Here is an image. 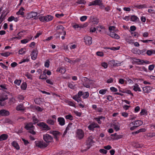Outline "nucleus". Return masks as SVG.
Here are the masks:
<instances>
[{
    "label": "nucleus",
    "mask_w": 155,
    "mask_h": 155,
    "mask_svg": "<svg viewBox=\"0 0 155 155\" xmlns=\"http://www.w3.org/2000/svg\"><path fill=\"white\" fill-rule=\"evenodd\" d=\"M77 2L80 4H84L86 3V2L84 0H78Z\"/></svg>",
    "instance_id": "nucleus-56"
},
{
    "label": "nucleus",
    "mask_w": 155,
    "mask_h": 155,
    "mask_svg": "<svg viewBox=\"0 0 155 155\" xmlns=\"http://www.w3.org/2000/svg\"><path fill=\"white\" fill-rule=\"evenodd\" d=\"M103 119V118H101L100 116H99L98 117H95L94 119L97 121L98 123L99 124H101L102 123V121L101 120V119Z\"/></svg>",
    "instance_id": "nucleus-34"
},
{
    "label": "nucleus",
    "mask_w": 155,
    "mask_h": 155,
    "mask_svg": "<svg viewBox=\"0 0 155 155\" xmlns=\"http://www.w3.org/2000/svg\"><path fill=\"white\" fill-rule=\"evenodd\" d=\"M8 96L5 94H0V101H4L8 99Z\"/></svg>",
    "instance_id": "nucleus-21"
},
{
    "label": "nucleus",
    "mask_w": 155,
    "mask_h": 155,
    "mask_svg": "<svg viewBox=\"0 0 155 155\" xmlns=\"http://www.w3.org/2000/svg\"><path fill=\"white\" fill-rule=\"evenodd\" d=\"M84 132L82 130L78 129L76 131V136L78 139H82L84 137Z\"/></svg>",
    "instance_id": "nucleus-2"
},
{
    "label": "nucleus",
    "mask_w": 155,
    "mask_h": 155,
    "mask_svg": "<svg viewBox=\"0 0 155 155\" xmlns=\"http://www.w3.org/2000/svg\"><path fill=\"white\" fill-rule=\"evenodd\" d=\"M56 29L58 30L63 31V35H66V31L64 30V28L62 25H59L57 26Z\"/></svg>",
    "instance_id": "nucleus-20"
},
{
    "label": "nucleus",
    "mask_w": 155,
    "mask_h": 155,
    "mask_svg": "<svg viewBox=\"0 0 155 155\" xmlns=\"http://www.w3.org/2000/svg\"><path fill=\"white\" fill-rule=\"evenodd\" d=\"M102 4V0H95L89 3V5H101Z\"/></svg>",
    "instance_id": "nucleus-8"
},
{
    "label": "nucleus",
    "mask_w": 155,
    "mask_h": 155,
    "mask_svg": "<svg viewBox=\"0 0 155 155\" xmlns=\"http://www.w3.org/2000/svg\"><path fill=\"white\" fill-rule=\"evenodd\" d=\"M57 71H59L61 74H64L66 71V69L64 67H61L58 68L57 70Z\"/></svg>",
    "instance_id": "nucleus-29"
},
{
    "label": "nucleus",
    "mask_w": 155,
    "mask_h": 155,
    "mask_svg": "<svg viewBox=\"0 0 155 155\" xmlns=\"http://www.w3.org/2000/svg\"><path fill=\"white\" fill-rule=\"evenodd\" d=\"M29 61V56L27 58L25 59L21 60L20 62H19V64H21V63L26 62H28Z\"/></svg>",
    "instance_id": "nucleus-36"
},
{
    "label": "nucleus",
    "mask_w": 155,
    "mask_h": 155,
    "mask_svg": "<svg viewBox=\"0 0 155 155\" xmlns=\"http://www.w3.org/2000/svg\"><path fill=\"white\" fill-rule=\"evenodd\" d=\"M110 89L111 91L114 92H116L117 91V89L113 87H110Z\"/></svg>",
    "instance_id": "nucleus-61"
},
{
    "label": "nucleus",
    "mask_w": 155,
    "mask_h": 155,
    "mask_svg": "<svg viewBox=\"0 0 155 155\" xmlns=\"http://www.w3.org/2000/svg\"><path fill=\"white\" fill-rule=\"evenodd\" d=\"M110 36L112 38L117 39H118L120 38V37L118 35L113 32H111L110 33Z\"/></svg>",
    "instance_id": "nucleus-28"
},
{
    "label": "nucleus",
    "mask_w": 155,
    "mask_h": 155,
    "mask_svg": "<svg viewBox=\"0 0 155 155\" xmlns=\"http://www.w3.org/2000/svg\"><path fill=\"white\" fill-rule=\"evenodd\" d=\"M34 101L36 104H41L42 102V101H41V98H36L34 100Z\"/></svg>",
    "instance_id": "nucleus-37"
},
{
    "label": "nucleus",
    "mask_w": 155,
    "mask_h": 155,
    "mask_svg": "<svg viewBox=\"0 0 155 155\" xmlns=\"http://www.w3.org/2000/svg\"><path fill=\"white\" fill-rule=\"evenodd\" d=\"M30 40L28 39H25L21 40V42L22 44H25L27 43Z\"/></svg>",
    "instance_id": "nucleus-50"
},
{
    "label": "nucleus",
    "mask_w": 155,
    "mask_h": 155,
    "mask_svg": "<svg viewBox=\"0 0 155 155\" xmlns=\"http://www.w3.org/2000/svg\"><path fill=\"white\" fill-rule=\"evenodd\" d=\"M25 128L27 130H29V132L32 134H35L36 133L34 131L35 126L33 125V123H30L27 124L25 126Z\"/></svg>",
    "instance_id": "nucleus-1"
},
{
    "label": "nucleus",
    "mask_w": 155,
    "mask_h": 155,
    "mask_svg": "<svg viewBox=\"0 0 155 155\" xmlns=\"http://www.w3.org/2000/svg\"><path fill=\"white\" fill-rule=\"evenodd\" d=\"M35 143L36 147L41 148H45L48 146V144L43 141H36Z\"/></svg>",
    "instance_id": "nucleus-3"
},
{
    "label": "nucleus",
    "mask_w": 155,
    "mask_h": 155,
    "mask_svg": "<svg viewBox=\"0 0 155 155\" xmlns=\"http://www.w3.org/2000/svg\"><path fill=\"white\" fill-rule=\"evenodd\" d=\"M88 128L90 130H93L95 128H99L100 126L97 123H96L94 122L92 123L91 124L89 125L88 126Z\"/></svg>",
    "instance_id": "nucleus-10"
},
{
    "label": "nucleus",
    "mask_w": 155,
    "mask_h": 155,
    "mask_svg": "<svg viewBox=\"0 0 155 155\" xmlns=\"http://www.w3.org/2000/svg\"><path fill=\"white\" fill-rule=\"evenodd\" d=\"M97 29L101 33L105 32V28L103 26L98 25L97 26Z\"/></svg>",
    "instance_id": "nucleus-16"
},
{
    "label": "nucleus",
    "mask_w": 155,
    "mask_h": 155,
    "mask_svg": "<svg viewBox=\"0 0 155 155\" xmlns=\"http://www.w3.org/2000/svg\"><path fill=\"white\" fill-rule=\"evenodd\" d=\"M100 152L101 153L106 154L107 153V151L104 149H100L99 150Z\"/></svg>",
    "instance_id": "nucleus-63"
},
{
    "label": "nucleus",
    "mask_w": 155,
    "mask_h": 155,
    "mask_svg": "<svg viewBox=\"0 0 155 155\" xmlns=\"http://www.w3.org/2000/svg\"><path fill=\"white\" fill-rule=\"evenodd\" d=\"M107 97V99L109 101H111L113 100V98L111 96L108 95Z\"/></svg>",
    "instance_id": "nucleus-59"
},
{
    "label": "nucleus",
    "mask_w": 155,
    "mask_h": 155,
    "mask_svg": "<svg viewBox=\"0 0 155 155\" xmlns=\"http://www.w3.org/2000/svg\"><path fill=\"white\" fill-rule=\"evenodd\" d=\"M43 139L47 143L51 142L53 140L52 137L48 134L44 135H43Z\"/></svg>",
    "instance_id": "nucleus-5"
},
{
    "label": "nucleus",
    "mask_w": 155,
    "mask_h": 155,
    "mask_svg": "<svg viewBox=\"0 0 155 155\" xmlns=\"http://www.w3.org/2000/svg\"><path fill=\"white\" fill-rule=\"evenodd\" d=\"M39 19L40 21L42 22H45V16H40L39 17Z\"/></svg>",
    "instance_id": "nucleus-52"
},
{
    "label": "nucleus",
    "mask_w": 155,
    "mask_h": 155,
    "mask_svg": "<svg viewBox=\"0 0 155 155\" xmlns=\"http://www.w3.org/2000/svg\"><path fill=\"white\" fill-rule=\"evenodd\" d=\"M26 52V49L24 48H21L19 51L18 52L20 54H25Z\"/></svg>",
    "instance_id": "nucleus-35"
},
{
    "label": "nucleus",
    "mask_w": 155,
    "mask_h": 155,
    "mask_svg": "<svg viewBox=\"0 0 155 155\" xmlns=\"http://www.w3.org/2000/svg\"><path fill=\"white\" fill-rule=\"evenodd\" d=\"M121 92L123 93H127V94H131L132 95H133V94L132 93H131L130 91V90H124L123 91H121Z\"/></svg>",
    "instance_id": "nucleus-49"
},
{
    "label": "nucleus",
    "mask_w": 155,
    "mask_h": 155,
    "mask_svg": "<svg viewBox=\"0 0 155 155\" xmlns=\"http://www.w3.org/2000/svg\"><path fill=\"white\" fill-rule=\"evenodd\" d=\"M154 67H155V66L154 65H153V64L150 65L149 66L148 69L149 70H150L151 71H152Z\"/></svg>",
    "instance_id": "nucleus-64"
},
{
    "label": "nucleus",
    "mask_w": 155,
    "mask_h": 155,
    "mask_svg": "<svg viewBox=\"0 0 155 155\" xmlns=\"http://www.w3.org/2000/svg\"><path fill=\"white\" fill-rule=\"evenodd\" d=\"M143 91L145 93H149L151 90V88L150 87L147 86L143 88Z\"/></svg>",
    "instance_id": "nucleus-27"
},
{
    "label": "nucleus",
    "mask_w": 155,
    "mask_h": 155,
    "mask_svg": "<svg viewBox=\"0 0 155 155\" xmlns=\"http://www.w3.org/2000/svg\"><path fill=\"white\" fill-rule=\"evenodd\" d=\"M58 122L59 125L61 126H63L65 124V121L63 117H60L58 118Z\"/></svg>",
    "instance_id": "nucleus-12"
},
{
    "label": "nucleus",
    "mask_w": 155,
    "mask_h": 155,
    "mask_svg": "<svg viewBox=\"0 0 155 155\" xmlns=\"http://www.w3.org/2000/svg\"><path fill=\"white\" fill-rule=\"evenodd\" d=\"M107 91V89H101L99 91V93L100 94L104 95L106 94Z\"/></svg>",
    "instance_id": "nucleus-41"
},
{
    "label": "nucleus",
    "mask_w": 155,
    "mask_h": 155,
    "mask_svg": "<svg viewBox=\"0 0 155 155\" xmlns=\"http://www.w3.org/2000/svg\"><path fill=\"white\" fill-rule=\"evenodd\" d=\"M9 114V112L6 110L2 109L0 110V115L3 116H7Z\"/></svg>",
    "instance_id": "nucleus-18"
},
{
    "label": "nucleus",
    "mask_w": 155,
    "mask_h": 155,
    "mask_svg": "<svg viewBox=\"0 0 155 155\" xmlns=\"http://www.w3.org/2000/svg\"><path fill=\"white\" fill-rule=\"evenodd\" d=\"M146 53L148 55L150 56L152 54H155V51L154 50H148L147 51Z\"/></svg>",
    "instance_id": "nucleus-42"
},
{
    "label": "nucleus",
    "mask_w": 155,
    "mask_h": 155,
    "mask_svg": "<svg viewBox=\"0 0 155 155\" xmlns=\"http://www.w3.org/2000/svg\"><path fill=\"white\" fill-rule=\"evenodd\" d=\"M37 15V13L36 12H31L28 13L25 16V17L26 19H29L36 16Z\"/></svg>",
    "instance_id": "nucleus-6"
},
{
    "label": "nucleus",
    "mask_w": 155,
    "mask_h": 155,
    "mask_svg": "<svg viewBox=\"0 0 155 155\" xmlns=\"http://www.w3.org/2000/svg\"><path fill=\"white\" fill-rule=\"evenodd\" d=\"M64 117L66 119L69 120H72L74 119V117L71 114L65 115Z\"/></svg>",
    "instance_id": "nucleus-33"
},
{
    "label": "nucleus",
    "mask_w": 155,
    "mask_h": 155,
    "mask_svg": "<svg viewBox=\"0 0 155 155\" xmlns=\"http://www.w3.org/2000/svg\"><path fill=\"white\" fill-rule=\"evenodd\" d=\"M53 18V17L51 15H47L45 16V22L50 21L52 20Z\"/></svg>",
    "instance_id": "nucleus-30"
},
{
    "label": "nucleus",
    "mask_w": 155,
    "mask_h": 155,
    "mask_svg": "<svg viewBox=\"0 0 155 155\" xmlns=\"http://www.w3.org/2000/svg\"><path fill=\"white\" fill-rule=\"evenodd\" d=\"M133 90L135 91H138L139 92H140L141 91L139 85L137 84H135L133 86Z\"/></svg>",
    "instance_id": "nucleus-22"
},
{
    "label": "nucleus",
    "mask_w": 155,
    "mask_h": 155,
    "mask_svg": "<svg viewBox=\"0 0 155 155\" xmlns=\"http://www.w3.org/2000/svg\"><path fill=\"white\" fill-rule=\"evenodd\" d=\"M50 133L52 134L56 140H58V136L60 135V133L57 131H51Z\"/></svg>",
    "instance_id": "nucleus-13"
},
{
    "label": "nucleus",
    "mask_w": 155,
    "mask_h": 155,
    "mask_svg": "<svg viewBox=\"0 0 155 155\" xmlns=\"http://www.w3.org/2000/svg\"><path fill=\"white\" fill-rule=\"evenodd\" d=\"M93 137L92 136H90L89 137L87 140V145L91 146L94 142L93 140Z\"/></svg>",
    "instance_id": "nucleus-17"
},
{
    "label": "nucleus",
    "mask_w": 155,
    "mask_h": 155,
    "mask_svg": "<svg viewBox=\"0 0 155 155\" xmlns=\"http://www.w3.org/2000/svg\"><path fill=\"white\" fill-rule=\"evenodd\" d=\"M126 40L127 42L129 44H132L134 43V40L130 38H126Z\"/></svg>",
    "instance_id": "nucleus-43"
},
{
    "label": "nucleus",
    "mask_w": 155,
    "mask_h": 155,
    "mask_svg": "<svg viewBox=\"0 0 155 155\" xmlns=\"http://www.w3.org/2000/svg\"><path fill=\"white\" fill-rule=\"evenodd\" d=\"M97 55L100 57H102L104 56V53L100 51H97L96 52Z\"/></svg>",
    "instance_id": "nucleus-62"
},
{
    "label": "nucleus",
    "mask_w": 155,
    "mask_h": 155,
    "mask_svg": "<svg viewBox=\"0 0 155 155\" xmlns=\"http://www.w3.org/2000/svg\"><path fill=\"white\" fill-rule=\"evenodd\" d=\"M68 86L70 88L74 89V87L75 85L74 83L73 82H72L71 83H68Z\"/></svg>",
    "instance_id": "nucleus-39"
},
{
    "label": "nucleus",
    "mask_w": 155,
    "mask_h": 155,
    "mask_svg": "<svg viewBox=\"0 0 155 155\" xmlns=\"http://www.w3.org/2000/svg\"><path fill=\"white\" fill-rule=\"evenodd\" d=\"M8 137V135L6 134H3L0 136V141L5 140L7 139Z\"/></svg>",
    "instance_id": "nucleus-25"
},
{
    "label": "nucleus",
    "mask_w": 155,
    "mask_h": 155,
    "mask_svg": "<svg viewBox=\"0 0 155 155\" xmlns=\"http://www.w3.org/2000/svg\"><path fill=\"white\" fill-rule=\"evenodd\" d=\"M47 76L46 75L41 74L39 77V79L43 80H46V79Z\"/></svg>",
    "instance_id": "nucleus-58"
},
{
    "label": "nucleus",
    "mask_w": 155,
    "mask_h": 155,
    "mask_svg": "<svg viewBox=\"0 0 155 155\" xmlns=\"http://www.w3.org/2000/svg\"><path fill=\"white\" fill-rule=\"evenodd\" d=\"M87 16H83L80 18V20L81 21H84L87 19Z\"/></svg>",
    "instance_id": "nucleus-53"
},
{
    "label": "nucleus",
    "mask_w": 155,
    "mask_h": 155,
    "mask_svg": "<svg viewBox=\"0 0 155 155\" xmlns=\"http://www.w3.org/2000/svg\"><path fill=\"white\" fill-rule=\"evenodd\" d=\"M84 80L85 81V83H87V84H89V85L91 84V80H89V79H88L86 77L84 78Z\"/></svg>",
    "instance_id": "nucleus-48"
},
{
    "label": "nucleus",
    "mask_w": 155,
    "mask_h": 155,
    "mask_svg": "<svg viewBox=\"0 0 155 155\" xmlns=\"http://www.w3.org/2000/svg\"><path fill=\"white\" fill-rule=\"evenodd\" d=\"M110 63L113 66H120L121 65V63L117 61L113 60L110 61Z\"/></svg>",
    "instance_id": "nucleus-15"
},
{
    "label": "nucleus",
    "mask_w": 155,
    "mask_h": 155,
    "mask_svg": "<svg viewBox=\"0 0 155 155\" xmlns=\"http://www.w3.org/2000/svg\"><path fill=\"white\" fill-rule=\"evenodd\" d=\"M16 109L17 110H24L25 108L23 104H20L16 107Z\"/></svg>",
    "instance_id": "nucleus-31"
},
{
    "label": "nucleus",
    "mask_w": 155,
    "mask_h": 155,
    "mask_svg": "<svg viewBox=\"0 0 155 155\" xmlns=\"http://www.w3.org/2000/svg\"><path fill=\"white\" fill-rule=\"evenodd\" d=\"M21 82V81L20 80H15L14 81V83L17 85L19 86L20 85Z\"/></svg>",
    "instance_id": "nucleus-54"
},
{
    "label": "nucleus",
    "mask_w": 155,
    "mask_h": 155,
    "mask_svg": "<svg viewBox=\"0 0 155 155\" xmlns=\"http://www.w3.org/2000/svg\"><path fill=\"white\" fill-rule=\"evenodd\" d=\"M112 126L116 131H118L120 129V124L118 122H114L112 124Z\"/></svg>",
    "instance_id": "nucleus-11"
},
{
    "label": "nucleus",
    "mask_w": 155,
    "mask_h": 155,
    "mask_svg": "<svg viewBox=\"0 0 155 155\" xmlns=\"http://www.w3.org/2000/svg\"><path fill=\"white\" fill-rule=\"evenodd\" d=\"M101 65L104 68H106L107 67V64L105 62L102 63L101 64Z\"/></svg>",
    "instance_id": "nucleus-60"
},
{
    "label": "nucleus",
    "mask_w": 155,
    "mask_h": 155,
    "mask_svg": "<svg viewBox=\"0 0 155 155\" xmlns=\"http://www.w3.org/2000/svg\"><path fill=\"white\" fill-rule=\"evenodd\" d=\"M137 7L139 9H142L147 8V5L145 4L139 5L137 6Z\"/></svg>",
    "instance_id": "nucleus-44"
},
{
    "label": "nucleus",
    "mask_w": 155,
    "mask_h": 155,
    "mask_svg": "<svg viewBox=\"0 0 155 155\" xmlns=\"http://www.w3.org/2000/svg\"><path fill=\"white\" fill-rule=\"evenodd\" d=\"M84 42L87 45H91L92 43V38L88 36H85L84 38Z\"/></svg>",
    "instance_id": "nucleus-9"
},
{
    "label": "nucleus",
    "mask_w": 155,
    "mask_h": 155,
    "mask_svg": "<svg viewBox=\"0 0 155 155\" xmlns=\"http://www.w3.org/2000/svg\"><path fill=\"white\" fill-rule=\"evenodd\" d=\"M121 114L122 116L125 117H127L128 115V113L126 112H121Z\"/></svg>",
    "instance_id": "nucleus-57"
},
{
    "label": "nucleus",
    "mask_w": 155,
    "mask_h": 155,
    "mask_svg": "<svg viewBox=\"0 0 155 155\" xmlns=\"http://www.w3.org/2000/svg\"><path fill=\"white\" fill-rule=\"evenodd\" d=\"M46 122L48 124L51 125H54L56 122L55 120H52L51 118L47 119Z\"/></svg>",
    "instance_id": "nucleus-24"
},
{
    "label": "nucleus",
    "mask_w": 155,
    "mask_h": 155,
    "mask_svg": "<svg viewBox=\"0 0 155 155\" xmlns=\"http://www.w3.org/2000/svg\"><path fill=\"white\" fill-rule=\"evenodd\" d=\"M89 96V93L87 92H86L83 94L82 97L84 99L87 98Z\"/></svg>",
    "instance_id": "nucleus-40"
},
{
    "label": "nucleus",
    "mask_w": 155,
    "mask_h": 155,
    "mask_svg": "<svg viewBox=\"0 0 155 155\" xmlns=\"http://www.w3.org/2000/svg\"><path fill=\"white\" fill-rule=\"evenodd\" d=\"M143 124V122L141 120H137L135 121H133L129 125L131 126L132 125H134L137 127Z\"/></svg>",
    "instance_id": "nucleus-7"
},
{
    "label": "nucleus",
    "mask_w": 155,
    "mask_h": 155,
    "mask_svg": "<svg viewBox=\"0 0 155 155\" xmlns=\"http://www.w3.org/2000/svg\"><path fill=\"white\" fill-rule=\"evenodd\" d=\"M11 53L7 52L3 53H2L1 54L2 56H3L7 57L9 56Z\"/></svg>",
    "instance_id": "nucleus-45"
},
{
    "label": "nucleus",
    "mask_w": 155,
    "mask_h": 155,
    "mask_svg": "<svg viewBox=\"0 0 155 155\" xmlns=\"http://www.w3.org/2000/svg\"><path fill=\"white\" fill-rule=\"evenodd\" d=\"M42 34V32L40 31H39L36 34V35L35 36V38H36L38 37H39V36L41 35Z\"/></svg>",
    "instance_id": "nucleus-55"
},
{
    "label": "nucleus",
    "mask_w": 155,
    "mask_h": 155,
    "mask_svg": "<svg viewBox=\"0 0 155 155\" xmlns=\"http://www.w3.org/2000/svg\"><path fill=\"white\" fill-rule=\"evenodd\" d=\"M67 103L69 105L75 107V105L73 102L71 101H68Z\"/></svg>",
    "instance_id": "nucleus-47"
},
{
    "label": "nucleus",
    "mask_w": 155,
    "mask_h": 155,
    "mask_svg": "<svg viewBox=\"0 0 155 155\" xmlns=\"http://www.w3.org/2000/svg\"><path fill=\"white\" fill-rule=\"evenodd\" d=\"M73 98L78 102H79L81 101V98L80 97H78L77 95H75L73 97Z\"/></svg>",
    "instance_id": "nucleus-38"
},
{
    "label": "nucleus",
    "mask_w": 155,
    "mask_h": 155,
    "mask_svg": "<svg viewBox=\"0 0 155 155\" xmlns=\"http://www.w3.org/2000/svg\"><path fill=\"white\" fill-rule=\"evenodd\" d=\"M130 19L131 21L134 22H137L140 20L139 18L134 15L131 16Z\"/></svg>",
    "instance_id": "nucleus-26"
},
{
    "label": "nucleus",
    "mask_w": 155,
    "mask_h": 155,
    "mask_svg": "<svg viewBox=\"0 0 155 155\" xmlns=\"http://www.w3.org/2000/svg\"><path fill=\"white\" fill-rule=\"evenodd\" d=\"M25 10V9L22 7H21L19 11L17 12L16 14L17 15H24L25 13L23 12Z\"/></svg>",
    "instance_id": "nucleus-23"
},
{
    "label": "nucleus",
    "mask_w": 155,
    "mask_h": 155,
    "mask_svg": "<svg viewBox=\"0 0 155 155\" xmlns=\"http://www.w3.org/2000/svg\"><path fill=\"white\" fill-rule=\"evenodd\" d=\"M27 87V85L25 83H23L21 85V88L23 90H25Z\"/></svg>",
    "instance_id": "nucleus-46"
},
{
    "label": "nucleus",
    "mask_w": 155,
    "mask_h": 155,
    "mask_svg": "<svg viewBox=\"0 0 155 155\" xmlns=\"http://www.w3.org/2000/svg\"><path fill=\"white\" fill-rule=\"evenodd\" d=\"M75 126L74 124L72 123H70L69 124L66 128V130L68 131H71L74 129Z\"/></svg>",
    "instance_id": "nucleus-19"
},
{
    "label": "nucleus",
    "mask_w": 155,
    "mask_h": 155,
    "mask_svg": "<svg viewBox=\"0 0 155 155\" xmlns=\"http://www.w3.org/2000/svg\"><path fill=\"white\" fill-rule=\"evenodd\" d=\"M38 126L42 128L43 130L48 131L50 130V127L46 123L44 122H42L38 124Z\"/></svg>",
    "instance_id": "nucleus-4"
},
{
    "label": "nucleus",
    "mask_w": 155,
    "mask_h": 155,
    "mask_svg": "<svg viewBox=\"0 0 155 155\" xmlns=\"http://www.w3.org/2000/svg\"><path fill=\"white\" fill-rule=\"evenodd\" d=\"M38 52L36 50H34L33 51L31 54V58L32 59L35 60L37 56Z\"/></svg>",
    "instance_id": "nucleus-14"
},
{
    "label": "nucleus",
    "mask_w": 155,
    "mask_h": 155,
    "mask_svg": "<svg viewBox=\"0 0 155 155\" xmlns=\"http://www.w3.org/2000/svg\"><path fill=\"white\" fill-rule=\"evenodd\" d=\"M12 146L15 148L17 150H18L20 149L18 143L15 141H13L12 143Z\"/></svg>",
    "instance_id": "nucleus-32"
},
{
    "label": "nucleus",
    "mask_w": 155,
    "mask_h": 155,
    "mask_svg": "<svg viewBox=\"0 0 155 155\" xmlns=\"http://www.w3.org/2000/svg\"><path fill=\"white\" fill-rule=\"evenodd\" d=\"M140 115H146L147 114V111L144 109H142L140 113Z\"/></svg>",
    "instance_id": "nucleus-51"
}]
</instances>
